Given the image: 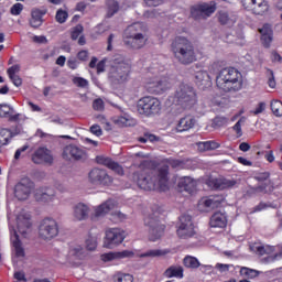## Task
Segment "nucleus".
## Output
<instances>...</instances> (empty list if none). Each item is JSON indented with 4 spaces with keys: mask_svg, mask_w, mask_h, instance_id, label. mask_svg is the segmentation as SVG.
Listing matches in <instances>:
<instances>
[{
    "mask_svg": "<svg viewBox=\"0 0 282 282\" xmlns=\"http://www.w3.org/2000/svg\"><path fill=\"white\" fill-rule=\"evenodd\" d=\"M133 180L139 188L143 191H161L164 193L171 188L169 165H161L151 174L147 171L137 172L133 174Z\"/></svg>",
    "mask_w": 282,
    "mask_h": 282,
    "instance_id": "1",
    "label": "nucleus"
},
{
    "mask_svg": "<svg viewBox=\"0 0 282 282\" xmlns=\"http://www.w3.org/2000/svg\"><path fill=\"white\" fill-rule=\"evenodd\" d=\"M216 86L220 91H241L243 89V75L235 67H226L218 72Z\"/></svg>",
    "mask_w": 282,
    "mask_h": 282,
    "instance_id": "2",
    "label": "nucleus"
},
{
    "mask_svg": "<svg viewBox=\"0 0 282 282\" xmlns=\"http://www.w3.org/2000/svg\"><path fill=\"white\" fill-rule=\"evenodd\" d=\"M163 70L164 67L160 66V64H153L149 67L145 87L150 94L162 96L173 87V79L160 76V72Z\"/></svg>",
    "mask_w": 282,
    "mask_h": 282,
    "instance_id": "3",
    "label": "nucleus"
},
{
    "mask_svg": "<svg viewBox=\"0 0 282 282\" xmlns=\"http://www.w3.org/2000/svg\"><path fill=\"white\" fill-rule=\"evenodd\" d=\"M171 52L181 65H191L197 61L195 45L184 36H176L171 43Z\"/></svg>",
    "mask_w": 282,
    "mask_h": 282,
    "instance_id": "4",
    "label": "nucleus"
},
{
    "mask_svg": "<svg viewBox=\"0 0 282 282\" xmlns=\"http://www.w3.org/2000/svg\"><path fill=\"white\" fill-rule=\"evenodd\" d=\"M109 79L111 83L122 85L129 80L131 74V62L122 55H115L109 62Z\"/></svg>",
    "mask_w": 282,
    "mask_h": 282,
    "instance_id": "5",
    "label": "nucleus"
},
{
    "mask_svg": "<svg viewBox=\"0 0 282 282\" xmlns=\"http://www.w3.org/2000/svg\"><path fill=\"white\" fill-rule=\"evenodd\" d=\"M148 41L149 36L144 33V24L142 22L130 24L123 32V43L132 50H142Z\"/></svg>",
    "mask_w": 282,
    "mask_h": 282,
    "instance_id": "6",
    "label": "nucleus"
},
{
    "mask_svg": "<svg viewBox=\"0 0 282 282\" xmlns=\"http://www.w3.org/2000/svg\"><path fill=\"white\" fill-rule=\"evenodd\" d=\"M172 105H177L182 109H192L197 105V94L195 88L185 83H180L176 87L174 96L169 98Z\"/></svg>",
    "mask_w": 282,
    "mask_h": 282,
    "instance_id": "7",
    "label": "nucleus"
},
{
    "mask_svg": "<svg viewBox=\"0 0 282 282\" xmlns=\"http://www.w3.org/2000/svg\"><path fill=\"white\" fill-rule=\"evenodd\" d=\"M137 111L141 116H147L148 118L151 116H158V113L162 111V102H160V99L155 97H143L138 101Z\"/></svg>",
    "mask_w": 282,
    "mask_h": 282,
    "instance_id": "8",
    "label": "nucleus"
},
{
    "mask_svg": "<svg viewBox=\"0 0 282 282\" xmlns=\"http://www.w3.org/2000/svg\"><path fill=\"white\" fill-rule=\"evenodd\" d=\"M180 221L181 224L176 230V235L180 239H192V237L197 235L191 216L183 215L180 217Z\"/></svg>",
    "mask_w": 282,
    "mask_h": 282,
    "instance_id": "9",
    "label": "nucleus"
},
{
    "mask_svg": "<svg viewBox=\"0 0 282 282\" xmlns=\"http://www.w3.org/2000/svg\"><path fill=\"white\" fill-rule=\"evenodd\" d=\"M88 180L95 186H111L113 184V177L105 170L98 167L93 169L88 173Z\"/></svg>",
    "mask_w": 282,
    "mask_h": 282,
    "instance_id": "10",
    "label": "nucleus"
},
{
    "mask_svg": "<svg viewBox=\"0 0 282 282\" xmlns=\"http://www.w3.org/2000/svg\"><path fill=\"white\" fill-rule=\"evenodd\" d=\"M217 11V3L215 1L208 2H202L198 4H195L191 8V14L193 19H206V17H210L212 14H215Z\"/></svg>",
    "mask_w": 282,
    "mask_h": 282,
    "instance_id": "11",
    "label": "nucleus"
},
{
    "mask_svg": "<svg viewBox=\"0 0 282 282\" xmlns=\"http://www.w3.org/2000/svg\"><path fill=\"white\" fill-rule=\"evenodd\" d=\"M124 239H127V231L121 228H111L106 231L104 246L105 248L112 249L116 246H120Z\"/></svg>",
    "mask_w": 282,
    "mask_h": 282,
    "instance_id": "12",
    "label": "nucleus"
},
{
    "mask_svg": "<svg viewBox=\"0 0 282 282\" xmlns=\"http://www.w3.org/2000/svg\"><path fill=\"white\" fill-rule=\"evenodd\" d=\"M39 232L42 239H54L58 237V223L53 218H45L40 225Z\"/></svg>",
    "mask_w": 282,
    "mask_h": 282,
    "instance_id": "13",
    "label": "nucleus"
},
{
    "mask_svg": "<svg viewBox=\"0 0 282 282\" xmlns=\"http://www.w3.org/2000/svg\"><path fill=\"white\" fill-rule=\"evenodd\" d=\"M32 188H34V183L30 178H22L17 185L14 189V195L17 199L20 202H24L28 199L32 193Z\"/></svg>",
    "mask_w": 282,
    "mask_h": 282,
    "instance_id": "14",
    "label": "nucleus"
},
{
    "mask_svg": "<svg viewBox=\"0 0 282 282\" xmlns=\"http://www.w3.org/2000/svg\"><path fill=\"white\" fill-rule=\"evenodd\" d=\"M241 4L245 10H250L253 14H259L261 17L270 10V6L265 0H241Z\"/></svg>",
    "mask_w": 282,
    "mask_h": 282,
    "instance_id": "15",
    "label": "nucleus"
},
{
    "mask_svg": "<svg viewBox=\"0 0 282 282\" xmlns=\"http://www.w3.org/2000/svg\"><path fill=\"white\" fill-rule=\"evenodd\" d=\"M144 224L145 226H148L150 236L149 239L150 241H158V239H160L162 237V235H164V225H160L158 223L156 218H153L151 216L144 218Z\"/></svg>",
    "mask_w": 282,
    "mask_h": 282,
    "instance_id": "16",
    "label": "nucleus"
},
{
    "mask_svg": "<svg viewBox=\"0 0 282 282\" xmlns=\"http://www.w3.org/2000/svg\"><path fill=\"white\" fill-rule=\"evenodd\" d=\"M207 186L213 188L214 191H224L226 188H235L237 186V180L235 178H226V177H218V178H208Z\"/></svg>",
    "mask_w": 282,
    "mask_h": 282,
    "instance_id": "17",
    "label": "nucleus"
},
{
    "mask_svg": "<svg viewBox=\"0 0 282 282\" xmlns=\"http://www.w3.org/2000/svg\"><path fill=\"white\" fill-rule=\"evenodd\" d=\"M30 219V214L25 212H22V214L17 217L18 232H20L24 239H28V237H30V232H32V223Z\"/></svg>",
    "mask_w": 282,
    "mask_h": 282,
    "instance_id": "18",
    "label": "nucleus"
},
{
    "mask_svg": "<svg viewBox=\"0 0 282 282\" xmlns=\"http://www.w3.org/2000/svg\"><path fill=\"white\" fill-rule=\"evenodd\" d=\"M87 257V252L80 245H70L67 259L70 263H80Z\"/></svg>",
    "mask_w": 282,
    "mask_h": 282,
    "instance_id": "19",
    "label": "nucleus"
},
{
    "mask_svg": "<svg viewBox=\"0 0 282 282\" xmlns=\"http://www.w3.org/2000/svg\"><path fill=\"white\" fill-rule=\"evenodd\" d=\"M34 164H52L54 158L52 152L45 148H39L32 156Z\"/></svg>",
    "mask_w": 282,
    "mask_h": 282,
    "instance_id": "20",
    "label": "nucleus"
},
{
    "mask_svg": "<svg viewBox=\"0 0 282 282\" xmlns=\"http://www.w3.org/2000/svg\"><path fill=\"white\" fill-rule=\"evenodd\" d=\"M55 195L56 193L52 187H40L35 189V199L37 202H45L46 204H50V202H54Z\"/></svg>",
    "mask_w": 282,
    "mask_h": 282,
    "instance_id": "21",
    "label": "nucleus"
},
{
    "mask_svg": "<svg viewBox=\"0 0 282 282\" xmlns=\"http://www.w3.org/2000/svg\"><path fill=\"white\" fill-rule=\"evenodd\" d=\"M97 164H101L102 166H106L107 169H110V171H113L117 173V175H124V170L119 165L117 162L111 160L107 156H97L96 158Z\"/></svg>",
    "mask_w": 282,
    "mask_h": 282,
    "instance_id": "22",
    "label": "nucleus"
},
{
    "mask_svg": "<svg viewBox=\"0 0 282 282\" xmlns=\"http://www.w3.org/2000/svg\"><path fill=\"white\" fill-rule=\"evenodd\" d=\"M64 160H83L85 151L76 145H66L63 151Z\"/></svg>",
    "mask_w": 282,
    "mask_h": 282,
    "instance_id": "23",
    "label": "nucleus"
},
{
    "mask_svg": "<svg viewBox=\"0 0 282 282\" xmlns=\"http://www.w3.org/2000/svg\"><path fill=\"white\" fill-rule=\"evenodd\" d=\"M116 206H118V203L115 199H108L101 205L95 207V213L93 217L95 219L98 217H105V215H107L108 213H111V210H113Z\"/></svg>",
    "mask_w": 282,
    "mask_h": 282,
    "instance_id": "24",
    "label": "nucleus"
},
{
    "mask_svg": "<svg viewBox=\"0 0 282 282\" xmlns=\"http://www.w3.org/2000/svg\"><path fill=\"white\" fill-rule=\"evenodd\" d=\"M131 257H133V251L123 250L119 252L102 253L100 259L104 263H109V261H116V259H131Z\"/></svg>",
    "mask_w": 282,
    "mask_h": 282,
    "instance_id": "25",
    "label": "nucleus"
},
{
    "mask_svg": "<svg viewBox=\"0 0 282 282\" xmlns=\"http://www.w3.org/2000/svg\"><path fill=\"white\" fill-rule=\"evenodd\" d=\"M195 124H197V120H195L193 116H185L178 120L176 124V133L191 131V129L195 128Z\"/></svg>",
    "mask_w": 282,
    "mask_h": 282,
    "instance_id": "26",
    "label": "nucleus"
},
{
    "mask_svg": "<svg viewBox=\"0 0 282 282\" xmlns=\"http://www.w3.org/2000/svg\"><path fill=\"white\" fill-rule=\"evenodd\" d=\"M45 14H47V9H32L30 19L31 28H41L43 25V17H45Z\"/></svg>",
    "mask_w": 282,
    "mask_h": 282,
    "instance_id": "27",
    "label": "nucleus"
},
{
    "mask_svg": "<svg viewBox=\"0 0 282 282\" xmlns=\"http://www.w3.org/2000/svg\"><path fill=\"white\" fill-rule=\"evenodd\" d=\"M178 188L180 191H185V193L193 195L197 188V182L191 176H183L178 180Z\"/></svg>",
    "mask_w": 282,
    "mask_h": 282,
    "instance_id": "28",
    "label": "nucleus"
},
{
    "mask_svg": "<svg viewBox=\"0 0 282 282\" xmlns=\"http://www.w3.org/2000/svg\"><path fill=\"white\" fill-rule=\"evenodd\" d=\"M259 32L261 34V43L263 47H270L272 45L274 33L272 32V26L270 24H264L261 29H259Z\"/></svg>",
    "mask_w": 282,
    "mask_h": 282,
    "instance_id": "29",
    "label": "nucleus"
},
{
    "mask_svg": "<svg viewBox=\"0 0 282 282\" xmlns=\"http://www.w3.org/2000/svg\"><path fill=\"white\" fill-rule=\"evenodd\" d=\"M11 246L15 252V257L18 258L25 257V249H23V245L19 239V234H17V230H12V229H11Z\"/></svg>",
    "mask_w": 282,
    "mask_h": 282,
    "instance_id": "30",
    "label": "nucleus"
},
{
    "mask_svg": "<svg viewBox=\"0 0 282 282\" xmlns=\"http://www.w3.org/2000/svg\"><path fill=\"white\" fill-rule=\"evenodd\" d=\"M73 217H75L77 221H84V219L89 217V206L84 203L76 204L73 208Z\"/></svg>",
    "mask_w": 282,
    "mask_h": 282,
    "instance_id": "31",
    "label": "nucleus"
},
{
    "mask_svg": "<svg viewBox=\"0 0 282 282\" xmlns=\"http://www.w3.org/2000/svg\"><path fill=\"white\" fill-rule=\"evenodd\" d=\"M195 83L198 85V87H202L203 89H206L213 85V82L210 80V75H208V72L206 70H197L195 73Z\"/></svg>",
    "mask_w": 282,
    "mask_h": 282,
    "instance_id": "32",
    "label": "nucleus"
},
{
    "mask_svg": "<svg viewBox=\"0 0 282 282\" xmlns=\"http://www.w3.org/2000/svg\"><path fill=\"white\" fill-rule=\"evenodd\" d=\"M218 21L221 25L232 28L237 23V15L235 13H228L227 11L218 12Z\"/></svg>",
    "mask_w": 282,
    "mask_h": 282,
    "instance_id": "33",
    "label": "nucleus"
},
{
    "mask_svg": "<svg viewBox=\"0 0 282 282\" xmlns=\"http://www.w3.org/2000/svg\"><path fill=\"white\" fill-rule=\"evenodd\" d=\"M20 72H21V66L19 64L11 66L7 70L10 80L13 83L15 87H21V85H23V79H21V77L17 75Z\"/></svg>",
    "mask_w": 282,
    "mask_h": 282,
    "instance_id": "34",
    "label": "nucleus"
},
{
    "mask_svg": "<svg viewBox=\"0 0 282 282\" xmlns=\"http://www.w3.org/2000/svg\"><path fill=\"white\" fill-rule=\"evenodd\" d=\"M212 228H226L228 224V219H226V215L221 213H215L209 221Z\"/></svg>",
    "mask_w": 282,
    "mask_h": 282,
    "instance_id": "35",
    "label": "nucleus"
},
{
    "mask_svg": "<svg viewBox=\"0 0 282 282\" xmlns=\"http://www.w3.org/2000/svg\"><path fill=\"white\" fill-rule=\"evenodd\" d=\"M166 279H184V268L182 265H171L164 272Z\"/></svg>",
    "mask_w": 282,
    "mask_h": 282,
    "instance_id": "36",
    "label": "nucleus"
},
{
    "mask_svg": "<svg viewBox=\"0 0 282 282\" xmlns=\"http://www.w3.org/2000/svg\"><path fill=\"white\" fill-rule=\"evenodd\" d=\"M19 113H14V108L9 105L1 104L0 105V118H9L11 121L19 120Z\"/></svg>",
    "mask_w": 282,
    "mask_h": 282,
    "instance_id": "37",
    "label": "nucleus"
},
{
    "mask_svg": "<svg viewBox=\"0 0 282 282\" xmlns=\"http://www.w3.org/2000/svg\"><path fill=\"white\" fill-rule=\"evenodd\" d=\"M169 252H171V250L169 249H150L141 253L139 257L141 259H144V258L155 259V257H166Z\"/></svg>",
    "mask_w": 282,
    "mask_h": 282,
    "instance_id": "38",
    "label": "nucleus"
},
{
    "mask_svg": "<svg viewBox=\"0 0 282 282\" xmlns=\"http://www.w3.org/2000/svg\"><path fill=\"white\" fill-rule=\"evenodd\" d=\"M120 10V3L116 0H108L107 1V18L111 19L113 14H117V12Z\"/></svg>",
    "mask_w": 282,
    "mask_h": 282,
    "instance_id": "39",
    "label": "nucleus"
},
{
    "mask_svg": "<svg viewBox=\"0 0 282 282\" xmlns=\"http://www.w3.org/2000/svg\"><path fill=\"white\" fill-rule=\"evenodd\" d=\"M12 140V132L9 129H0V147H6Z\"/></svg>",
    "mask_w": 282,
    "mask_h": 282,
    "instance_id": "40",
    "label": "nucleus"
},
{
    "mask_svg": "<svg viewBox=\"0 0 282 282\" xmlns=\"http://www.w3.org/2000/svg\"><path fill=\"white\" fill-rule=\"evenodd\" d=\"M241 276H247V279H257L259 275V271L254 269H250L248 267H242L240 269Z\"/></svg>",
    "mask_w": 282,
    "mask_h": 282,
    "instance_id": "41",
    "label": "nucleus"
},
{
    "mask_svg": "<svg viewBox=\"0 0 282 282\" xmlns=\"http://www.w3.org/2000/svg\"><path fill=\"white\" fill-rule=\"evenodd\" d=\"M115 282H133V275L118 272L112 276Z\"/></svg>",
    "mask_w": 282,
    "mask_h": 282,
    "instance_id": "42",
    "label": "nucleus"
},
{
    "mask_svg": "<svg viewBox=\"0 0 282 282\" xmlns=\"http://www.w3.org/2000/svg\"><path fill=\"white\" fill-rule=\"evenodd\" d=\"M183 263L185 265V268H199V260H197V258L193 257V256H187L184 258Z\"/></svg>",
    "mask_w": 282,
    "mask_h": 282,
    "instance_id": "43",
    "label": "nucleus"
},
{
    "mask_svg": "<svg viewBox=\"0 0 282 282\" xmlns=\"http://www.w3.org/2000/svg\"><path fill=\"white\" fill-rule=\"evenodd\" d=\"M271 110L278 118L282 116V101L281 100H273L271 101Z\"/></svg>",
    "mask_w": 282,
    "mask_h": 282,
    "instance_id": "44",
    "label": "nucleus"
},
{
    "mask_svg": "<svg viewBox=\"0 0 282 282\" xmlns=\"http://www.w3.org/2000/svg\"><path fill=\"white\" fill-rule=\"evenodd\" d=\"M251 252H254L256 254H259L260 257H263V254H268V248H265L262 245L253 243L250 246Z\"/></svg>",
    "mask_w": 282,
    "mask_h": 282,
    "instance_id": "45",
    "label": "nucleus"
},
{
    "mask_svg": "<svg viewBox=\"0 0 282 282\" xmlns=\"http://www.w3.org/2000/svg\"><path fill=\"white\" fill-rule=\"evenodd\" d=\"M85 245L87 250H89L90 252H94V250L98 248V240L94 236H88Z\"/></svg>",
    "mask_w": 282,
    "mask_h": 282,
    "instance_id": "46",
    "label": "nucleus"
},
{
    "mask_svg": "<svg viewBox=\"0 0 282 282\" xmlns=\"http://www.w3.org/2000/svg\"><path fill=\"white\" fill-rule=\"evenodd\" d=\"M227 43H236V45H242L243 44V34L235 35H227Z\"/></svg>",
    "mask_w": 282,
    "mask_h": 282,
    "instance_id": "47",
    "label": "nucleus"
},
{
    "mask_svg": "<svg viewBox=\"0 0 282 282\" xmlns=\"http://www.w3.org/2000/svg\"><path fill=\"white\" fill-rule=\"evenodd\" d=\"M68 17H69V14L67 13V11L59 9L56 12L55 19H56L57 23H65V21H67Z\"/></svg>",
    "mask_w": 282,
    "mask_h": 282,
    "instance_id": "48",
    "label": "nucleus"
},
{
    "mask_svg": "<svg viewBox=\"0 0 282 282\" xmlns=\"http://www.w3.org/2000/svg\"><path fill=\"white\" fill-rule=\"evenodd\" d=\"M200 204H204L206 208H217L220 203L215 198H206Z\"/></svg>",
    "mask_w": 282,
    "mask_h": 282,
    "instance_id": "49",
    "label": "nucleus"
},
{
    "mask_svg": "<svg viewBox=\"0 0 282 282\" xmlns=\"http://www.w3.org/2000/svg\"><path fill=\"white\" fill-rule=\"evenodd\" d=\"M80 34H83V25L82 24H78L72 29L70 36H72L73 41H76L78 39V36H80Z\"/></svg>",
    "mask_w": 282,
    "mask_h": 282,
    "instance_id": "50",
    "label": "nucleus"
},
{
    "mask_svg": "<svg viewBox=\"0 0 282 282\" xmlns=\"http://www.w3.org/2000/svg\"><path fill=\"white\" fill-rule=\"evenodd\" d=\"M241 122H246V118H240L237 123L234 126V131L237 133V138H241L243 135V131L241 130Z\"/></svg>",
    "mask_w": 282,
    "mask_h": 282,
    "instance_id": "51",
    "label": "nucleus"
},
{
    "mask_svg": "<svg viewBox=\"0 0 282 282\" xmlns=\"http://www.w3.org/2000/svg\"><path fill=\"white\" fill-rule=\"evenodd\" d=\"M21 12H23V4L22 3H15L10 9V13L13 17H19V14H21Z\"/></svg>",
    "mask_w": 282,
    "mask_h": 282,
    "instance_id": "52",
    "label": "nucleus"
},
{
    "mask_svg": "<svg viewBox=\"0 0 282 282\" xmlns=\"http://www.w3.org/2000/svg\"><path fill=\"white\" fill-rule=\"evenodd\" d=\"M169 166H172V169H184V162L181 160L170 159L167 160Z\"/></svg>",
    "mask_w": 282,
    "mask_h": 282,
    "instance_id": "53",
    "label": "nucleus"
},
{
    "mask_svg": "<svg viewBox=\"0 0 282 282\" xmlns=\"http://www.w3.org/2000/svg\"><path fill=\"white\" fill-rule=\"evenodd\" d=\"M74 85L77 87H87L89 85V82L83 77H75L73 79Z\"/></svg>",
    "mask_w": 282,
    "mask_h": 282,
    "instance_id": "54",
    "label": "nucleus"
},
{
    "mask_svg": "<svg viewBox=\"0 0 282 282\" xmlns=\"http://www.w3.org/2000/svg\"><path fill=\"white\" fill-rule=\"evenodd\" d=\"M33 43H37L39 45H45L47 43V37L44 35H34L32 37Z\"/></svg>",
    "mask_w": 282,
    "mask_h": 282,
    "instance_id": "55",
    "label": "nucleus"
},
{
    "mask_svg": "<svg viewBox=\"0 0 282 282\" xmlns=\"http://www.w3.org/2000/svg\"><path fill=\"white\" fill-rule=\"evenodd\" d=\"M265 111V102H260L254 110H251L253 116H259V113H263Z\"/></svg>",
    "mask_w": 282,
    "mask_h": 282,
    "instance_id": "56",
    "label": "nucleus"
},
{
    "mask_svg": "<svg viewBox=\"0 0 282 282\" xmlns=\"http://www.w3.org/2000/svg\"><path fill=\"white\" fill-rule=\"evenodd\" d=\"M90 133L97 135V138H100V135H102V128H100L98 124H93L90 127Z\"/></svg>",
    "mask_w": 282,
    "mask_h": 282,
    "instance_id": "57",
    "label": "nucleus"
},
{
    "mask_svg": "<svg viewBox=\"0 0 282 282\" xmlns=\"http://www.w3.org/2000/svg\"><path fill=\"white\" fill-rule=\"evenodd\" d=\"M270 77L268 79V85L271 89H274L276 87V80H274V72L272 69H268Z\"/></svg>",
    "mask_w": 282,
    "mask_h": 282,
    "instance_id": "58",
    "label": "nucleus"
},
{
    "mask_svg": "<svg viewBox=\"0 0 282 282\" xmlns=\"http://www.w3.org/2000/svg\"><path fill=\"white\" fill-rule=\"evenodd\" d=\"M271 63H282L281 54L276 51H272L270 55Z\"/></svg>",
    "mask_w": 282,
    "mask_h": 282,
    "instance_id": "59",
    "label": "nucleus"
},
{
    "mask_svg": "<svg viewBox=\"0 0 282 282\" xmlns=\"http://www.w3.org/2000/svg\"><path fill=\"white\" fill-rule=\"evenodd\" d=\"M13 276H14L15 281H18V282L28 281V279H25V272H23V271H15Z\"/></svg>",
    "mask_w": 282,
    "mask_h": 282,
    "instance_id": "60",
    "label": "nucleus"
},
{
    "mask_svg": "<svg viewBox=\"0 0 282 282\" xmlns=\"http://www.w3.org/2000/svg\"><path fill=\"white\" fill-rule=\"evenodd\" d=\"M105 67H107V58H104L100 62H98L96 67L97 74H102V72H105Z\"/></svg>",
    "mask_w": 282,
    "mask_h": 282,
    "instance_id": "61",
    "label": "nucleus"
},
{
    "mask_svg": "<svg viewBox=\"0 0 282 282\" xmlns=\"http://www.w3.org/2000/svg\"><path fill=\"white\" fill-rule=\"evenodd\" d=\"M102 107H104V101H102V99H95V100H94V102H93V108H94L96 111L102 110Z\"/></svg>",
    "mask_w": 282,
    "mask_h": 282,
    "instance_id": "62",
    "label": "nucleus"
},
{
    "mask_svg": "<svg viewBox=\"0 0 282 282\" xmlns=\"http://www.w3.org/2000/svg\"><path fill=\"white\" fill-rule=\"evenodd\" d=\"M67 66L69 69H78V61L76 58H69L67 61Z\"/></svg>",
    "mask_w": 282,
    "mask_h": 282,
    "instance_id": "63",
    "label": "nucleus"
},
{
    "mask_svg": "<svg viewBox=\"0 0 282 282\" xmlns=\"http://www.w3.org/2000/svg\"><path fill=\"white\" fill-rule=\"evenodd\" d=\"M216 124H218L219 127H224V124H228V118L226 117H217L215 119Z\"/></svg>",
    "mask_w": 282,
    "mask_h": 282,
    "instance_id": "64",
    "label": "nucleus"
}]
</instances>
